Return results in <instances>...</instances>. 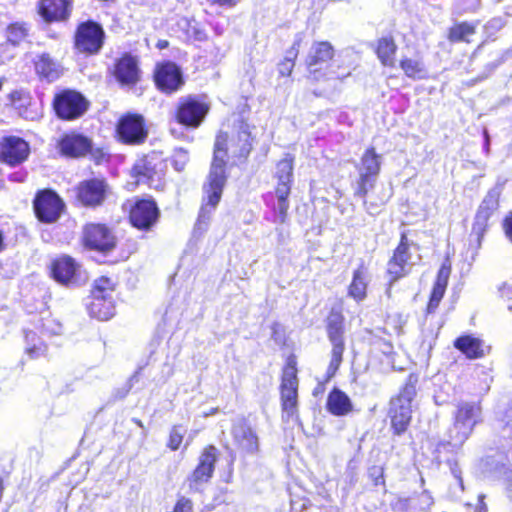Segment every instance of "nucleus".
Instances as JSON below:
<instances>
[{
  "label": "nucleus",
  "mask_w": 512,
  "mask_h": 512,
  "mask_svg": "<svg viewBox=\"0 0 512 512\" xmlns=\"http://www.w3.org/2000/svg\"><path fill=\"white\" fill-rule=\"evenodd\" d=\"M252 149V140L249 126L240 121L237 131L229 138L224 132L218 133L214 144V155L208 175V183L204 186L207 201L201 206L197 227H206L212 212L215 210L226 183V156L230 152L232 157L246 158Z\"/></svg>",
  "instance_id": "1"
},
{
  "label": "nucleus",
  "mask_w": 512,
  "mask_h": 512,
  "mask_svg": "<svg viewBox=\"0 0 512 512\" xmlns=\"http://www.w3.org/2000/svg\"><path fill=\"white\" fill-rule=\"evenodd\" d=\"M481 407L474 401H460L454 413V431L451 439L455 445L462 444L472 432L474 426L480 421Z\"/></svg>",
  "instance_id": "2"
},
{
  "label": "nucleus",
  "mask_w": 512,
  "mask_h": 512,
  "mask_svg": "<svg viewBox=\"0 0 512 512\" xmlns=\"http://www.w3.org/2000/svg\"><path fill=\"white\" fill-rule=\"evenodd\" d=\"M206 96H187L179 99L176 110L177 121L189 128H197L210 110Z\"/></svg>",
  "instance_id": "3"
},
{
  "label": "nucleus",
  "mask_w": 512,
  "mask_h": 512,
  "mask_svg": "<svg viewBox=\"0 0 512 512\" xmlns=\"http://www.w3.org/2000/svg\"><path fill=\"white\" fill-rule=\"evenodd\" d=\"M380 169L381 156L375 152L374 148L367 149L361 157L360 165L358 166L359 179L357 180V188L355 190V196L363 199L365 206L367 204L365 197L373 189Z\"/></svg>",
  "instance_id": "4"
},
{
  "label": "nucleus",
  "mask_w": 512,
  "mask_h": 512,
  "mask_svg": "<svg viewBox=\"0 0 512 512\" xmlns=\"http://www.w3.org/2000/svg\"><path fill=\"white\" fill-rule=\"evenodd\" d=\"M53 107L56 115L63 120L80 118L88 109V100L79 92L64 90L55 95Z\"/></svg>",
  "instance_id": "5"
},
{
  "label": "nucleus",
  "mask_w": 512,
  "mask_h": 512,
  "mask_svg": "<svg viewBox=\"0 0 512 512\" xmlns=\"http://www.w3.org/2000/svg\"><path fill=\"white\" fill-rule=\"evenodd\" d=\"M297 369L292 361H289L283 370L281 383V403L283 418L289 421L297 416Z\"/></svg>",
  "instance_id": "6"
},
{
  "label": "nucleus",
  "mask_w": 512,
  "mask_h": 512,
  "mask_svg": "<svg viewBox=\"0 0 512 512\" xmlns=\"http://www.w3.org/2000/svg\"><path fill=\"white\" fill-rule=\"evenodd\" d=\"M343 321V316L335 311H332L327 318V334L332 344L331 361L328 367L329 376L335 374L342 362L345 349Z\"/></svg>",
  "instance_id": "7"
},
{
  "label": "nucleus",
  "mask_w": 512,
  "mask_h": 512,
  "mask_svg": "<svg viewBox=\"0 0 512 512\" xmlns=\"http://www.w3.org/2000/svg\"><path fill=\"white\" fill-rule=\"evenodd\" d=\"M105 33L100 24L94 21L81 23L75 34L76 49L85 54H97L104 43Z\"/></svg>",
  "instance_id": "8"
},
{
  "label": "nucleus",
  "mask_w": 512,
  "mask_h": 512,
  "mask_svg": "<svg viewBox=\"0 0 512 512\" xmlns=\"http://www.w3.org/2000/svg\"><path fill=\"white\" fill-rule=\"evenodd\" d=\"M33 204L37 218L44 223L56 222L64 209V202L52 190L38 192Z\"/></svg>",
  "instance_id": "9"
},
{
  "label": "nucleus",
  "mask_w": 512,
  "mask_h": 512,
  "mask_svg": "<svg viewBox=\"0 0 512 512\" xmlns=\"http://www.w3.org/2000/svg\"><path fill=\"white\" fill-rule=\"evenodd\" d=\"M114 291V283L107 277H100L95 280L94 288L92 291L93 301L90 304V312L92 316L99 320H108L114 313L115 308L113 301H108L105 304V310L101 309L102 300H106L107 297H111Z\"/></svg>",
  "instance_id": "10"
},
{
  "label": "nucleus",
  "mask_w": 512,
  "mask_h": 512,
  "mask_svg": "<svg viewBox=\"0 0 512 512\" xmlns=\"http://www.w3.org/2000/svg\"><path fill=\"white\" fill-rule=\"evenodd\" d=\"M30 153L29 144L16 136L4 137L0 140V161L15 166L24 162Z\"/></svg>",
  "instance_id": "11"
},
{
  "label": "nucleus",
  "mask_w": 512,
  "mask_h": 512,
  "mask_svg": "<svg viewBox=\"0 0 512 512\" xmlns=\"http://www.w3.org/2000/svg\"><path fill=\"white\" fill-rule=\"evenodd\" d=\"M84 241L91 249L109 252L116 246V238L109 228L102 224H88L84 229Z\"/></svg>",
  "instance_id": "12"
},
{
  "label": "nucleus",
  "mask_w": 512,
  "mask_h": 512,
  "mask_svg": "<svg viewBox=\"0 0 512 512\" xmlns=\"http://www.w3.org/2000/svg\"><path fill=\"white\" fill-rule=\"evenodd\" d=\"M117 132L123 142L128 144H141L147 138L144 119L140 115H126L117 125Z\"/></svg>",
  "instance_id": "13"
},
{
  "label": "nucleus",
  "mask_w": 512,
  "mask_h": 512,
  "mask_svg": "<svg viewBox=\"0 0 512 512\" xmlns=\"http://www.w3.org/2000/svg\"><path fill=\"white\" fill-rule=\"evenodd\" d=\"M159 209L154 201L139 200L130 210L131 224L141 230H149L158 220Z\"/></svg>",
  "instance_id": "14"
},
{
  "label": "nucleus",
  "mask_w": 512,
  "mask_h": 512,
  "mask_svg": "<svg viewBox=\"0 0 512 512\" xmlns=\"http://www.w3.org/2000/svg\"><path fill=\"white\" fill-rule=\"evenodd\" d=\"M108 193V185L104 180L91 179L83 181L77 188V198L84 205L96 207L101 205Z\"/></svg>",
  "instance_id": "15"
},
{
  "label": "nucleus",
  "mask_w": 512,
  "mask_h": 512,
  "mask_svg": "<svg viewBox=\"0 0 512 512\" xmlns=\"http://www.w3.org/2000/svg\"><path fill=\"white\" fill-rule=\"evenodd\" d=\"M410 259L408 239L405 234L401 235L399 245L388 262L387 273L390 276V284L408 273Z\"/></svg>",
  "instance_id": "16"
},
{
  "label": "nucleus",
  "mask_w": 512,
  "mask_h": 512,
  "mask_svg": "<svg viewBox=\"0 0 512 512\" xmlns=\"http://www.w3.org/2000/svg\"><path fill=\"white\" fill-rule=\"evenodd\" d=\"M155 81L158 88L168 94L177 91L184 83L180 69L171 62L157 69Z\"/></svg>",
  "instance_id": "17"
},
{
  "label": "nucleus",
  "mask_w": 512,
  "mask_h": 512,
  "mask_svg": "<svg viewBox=\"0 0 512 512\" xmlns=\"http://www.w3.org/2000/svg\"><path fill=\"white\" fill-rule=\"evenodd\" d=\"M334 56V49L327 41L315 42L309 51L306 59V65L309 73L318 79L317 73L326 65Z\"/></svg>",
  "instance_id": "18"
},
{
  "label": "nucleus",
  "mask_w": 512,
  "mask_h": 512,
  "mask_svg": "<svg viewBox=\"0 0 512 512\" xmlns=\"http://www.w3.org/2000/svg\"><path fill=\"white\" fill-rule=\"evenodd\" d=\"M58 146L61 154L71 158L83 157L92 151V141L88 137L77 133L65 135Z\"/></svg>",
  "instance_id": "19"
},
{
  "label": "nucleus",
  "mask_w": 512,
  "mask_h": 512,
  "mask_svg": "<svg viewBox=\"0 0 512 512\" xmlns=\"http://www.w3.org/2000/svg\"><path fill=\"white\" fill-rule=\"evenodd\" d=\"M114 75L122 85H135L140 79L136 58L131 55H124L120 58L115 64Z\"/></svg>",
  "instance_id": "20"
},
{
  "label": "nucleus",
  "mask_w": 512,
  "mask_h": 512,
  "mask_svg": "<svg viewBox=\"0 0 512 512\" xmlns=\"http://www.w3.org/2000/svg\"><path fill=\"white\" fill-rule=\"evenodd\" d=\"M232 434L234 441L244 452L253 454L258 450V437L245 420H238L233 425Z\"/></svg>",
  "instance_id": "21"
},
{
  "label": "nucleus",
  "mask_w": 512,
  "mask_h": 512,
  "mask_svg": "<svg viewBox=\"0 0 512 512\" xmlns=\"http://www.w3.org/2000/svg\"><path fill=\"white\" fill-rule=\"evenodd\" d=\"M216 460H217L216 447H214L212 445L206 447L200 456L198 466L193 471V473L189 479L191 484L207 482L213 474L214 465H215Z\"/></svg>",
  "instance_id": "22"
},
{
  "label": "nucleus",
  "mask_w": 512,
  "mask_h": 512,
  "mask_svg": "<svg viewBox=\"0 0 512 512\" xmlns=\"http://www.w3.org/2000/svg\"><path fill=\"white\" fill-rule=\"evenodd\" d=\"M70 11V0H41L39 5V14L47 22L65 20Z\"/></svg>",
  "instance_id": "23"
},
{
  "label": "nucleus",
  "mask_w": 512,
  "mask_h": 512,
  "mask_svg": "<svg viewBox=\"0 0 512 512\" xmlns=\"http://www.w3.org/2000/svg\"><path fill=\"white\" fill-rule=\"evenodd\" d=\"M52 275L61 284H74L78 278L76 263L70 257H61L53 262Z\"/></svg>",
  "instance_id": "24"
},
{
  "label": "nucleus",
  "mask_w": 512,
  "mask_h": 512,
  "mask_svg": "<svg viewBox=\"0 0 512 512\" xmlns=\"http://www.w3.org/2000/svg\"><path fill=\"white\" fill-rule=\"evenodd\" d=\"M34 66L37 74L48 81L58 79L62 73L60 63L52 58L49 53L37 55L34 60Z\"/></svg>",
  "instance_id": "25"
},
{
  "label": "nucleus",
  "mask_w": 512,
  "mask_h": 512,
  "mask_svg": "<svg viewBox=\"0 0 512 512\" xmlns=\"http://www.w3.org/2000/svg\"><path fill=\"white\" fill-rule=\"evenodd\" d=\"M432 504L431 496L422 493L418 497L397 499L394 503V510L397 512H427Z\"/></svg>",
  "instance_id": "26"
},
{
  "label": "nucleus",
  "mask_w": 512,
  "mask_h": 512,
  "mask_svg": "<svg viewBox=\"0 0 512 512\" xmlns=\"http://www.w3.org/2000/svg\"><path fill=\"white\" fill-rule=\"evenodd\" d=\"M327 409L335 416H344L353 409L352 402L347 394L339 389H333L327 398Z\"/></svg>",
  "instance_id": "27"
},
{
  "label": "nucleus",
  "mask_w": 512,
  "mask_h": 512,
  "mask_svg": "<svg viewBox=\"0 0 512 512\" xmlns=\"http://www.w3.org/2000/svg\"><path fill=\"white\" fill-rule=\"evenodd\" d=\"M454 346L470 359L481 358L485 355L483 342L470 335L457 338Z\"/></svg>",
  "instance_id": "28"
},
{
  "label": "nucleus",
  "mask_w": 512,
  "mask_h": 512,
  "mask_svg": "<svg viewBox=\"0 0 512 512\" xmlns=\"http://www.w3.org/2000/svg\"><path fill=\"white\" fill-rule=\"evenodd\" d=\"M411 412V407L403 404L393 405V402H391V426L395 434L401 435L406 431L411 420Z\"/></svg>",
  "instance_id": "29"
},
{
  "label": "nucleus",
  "mask_w": 512,
  "mask_h": 512,
  "mask_svg": "<svg viewBox=\"0 0 512 512\" xmlns=\"http://www.w3.org/2000/svg\"><path fill=\"white\" fill-rule=\"evenodd\" d=\"M132 176L136 178L137 184L144 183L151 186L157 176L152 160L148 157L138 159L132 168Z\"/></svg>",
  "instance_id": "30"
},
{
  "label": "nucleus",
  "mask_w": 512,
  "mask_h": 512,
  "mask_svg": "<svg viewBox=\"0 0 512 512\" xmlns=\"http://www.w3.org/2000/svg\"><path fill=\"white\" fill-rule=\"evenodd\" d=\"M275 195L277 202L274 204L275 216L273 221L275 223L283 224L286 222L288 217V196L290 195V188H287L285 185L276 187Z\"/></svg>",
  "instance_id": "31"
},
{
  "label": "nucleus",
  "mask_w": 512,
  "mask_h": 512,
  "mask_svg": "<svg viewBox=\"0 0 512 512\" xmlns=\"http://www.w3.org/2000/svg\"><path fill=\"white\" fill-rule=\"evenodd\" d=\"M367 282V270L364 267L355 270L352 283L349 286V295L358 301L364 299L366 296Z\"/></svg>",
  "instance_id": "32"
},
{
  "label": "nucleus",
  "mask_w": 512,
  "mask_h": 512,
  "mask_svg": "<svg viewBox=\"0 0 512 512\" xmlns=\"http://www.w3.org/2000/svg\"><path fill=\"white\" fill-rule=\"evenodd\" d=\"M397 45L395 44L392 37H383L379 39L377 46V55L381 63L385 66L394 67L395 65V53Z\"/></svg>",
  "instance_id": "33"
},
{
  "label": "nucleus",
  "mask_w": 512,
  "mask_h": 512,
  "mask_svg": "<svg viewBox=\"0 0 512 512\" xmlns=\"http://www.w3.org/2000/svg\"><path fill=\"white\" fill-rule=\"evenodd\" d=\"M418 382V377L410 374L406 380L404 387L401 389L399 395L392 399L393 405L403 404L405 406L411 407V402L416 395V385Z\"/></svg>",
  "instance_id": "34"
},
{
  "label": "nucleus",
  "mask_w": 512,
  "mask_h": 512,
  "mask_svg": "<svg viewBox=\"0 0 512 512\" xmlns=\"http://www.w3.org/2000/svg\"><path fill=\"white\" fill-rule=\"evenodd\" d=\"M498 206V193L496 191H489L483 199L479 210L476 215V224L483 225L489 218L492 211Z\"/></svg>",
  "instance_id": "35"
},
{
  "label": "nucleus",
  "mask_w": 512,
  "mask_h": 512,
  "mask_svg": "<svg viewBox=\"0 0 512 512\" xmlns=\"http://www.w3.org/2000/svg\"><path fill=\"white\" fill-rule=\"evenodd\" d=\"M277 187L285 185L291 189L293 178V158L286 157L278 162L276 167Z\"/></svg>",
  "instance_id": "36"
},
{
  "label": "nucleus",
  "mask_w": 512,
  "mask_h": 512,
  "mask_svg": "<svg viewBox=\"0 0 512 512\" xmlns=\"http://www.w3.org/2000/svg\"><path fill=\"white\" fill-rule=\"evenodd\" d=\"M400 67L409 78L422 79L425 78L427 74L423 62L417 59L403 58L400 61Z\"/></svg>",
  "instance_id": "37"
},
{
  "label": "nucleus",
  "mask_w": 512,
  "mask_h": 512,
  "mask_svg": "<svg viewBox=\"0 0 512 512\" xmlns=\"http://www.w3.org/2000/svg\"><path fill=\"white\" fill-rule=\"evenodd\" d=\"M475 34V26L462 22L450 28L448 39L451 42H470L469 37Z\"/></svg>",
  "instance_id": "38"
},
{
  "label": "nucleus",
  "mask_w": 512,
  "mask_h": 512,
  "mask_svg": "<svg viewBox=\"0 0 512 512\" xmlns=\"http://www.w3.org/2000/svg\"><path fill=\"white\" fill-rule=\"evenodd\" d=\"M26 338V352L31 358H38L45 354L47 347L34 332H28Z\"/></svg>",
  "instance_id": "39"
},
{
  "label": "nucleus",
  "mask_w": 512,
  "mask_h": 512,
  "mask_svg": "<svg viewBox=\"0 0 512 512\" xmlns=\"http://www.w3.org/2000/svg\"><path fill=\"white\" fill-rule=\"evenodd\" d=\"M6 35L10 43L18 45L28 36V28L24 23H13L7 27Z\"/></svg>",
  "instance_id": "40"
},
{
  "label": "nucleus",
  "mask_w": 512,
  "mask_h": 512,
  "mask_svg": "<svg viewBox=\"0 0 512 512\" xmlns=\"http://www.w3.org/2000/svg\"><path fill=\"white\" fill-rule=\"evenodd\" d=\"M299 41H296L291 50L288 52V56L285 57L278 65V72L281 76H289L292 73L294 67V58L298 54Z\"/></svg>",
  "instance_id": "41"
},
{
  "label": "nucleus",
  "mask_w": 512,
  "mask_h": 512,
  "mask_svg": "<svg viewBox=\"0 0 512 512\" xmlns=\"http://www.w3.org/2000/svg\"><path fill=\"white\" fill-rule=\"evenodd\" d=\"M185 433H186V429L183 428L182 426H180V425L173 426L170 431V435H169V441L167 444L168 447L173 451L177 450L182 443Z\"/></svg>",
  "instance_id": "42"
},
{
  "label": "nucleus",
  "mask_w": 512,
  "mask_h": 512,
  "mask_svg": "<svg viewBox=\"0 0 512 512\" xmlns=\"http://www.w3.org/2000/svg\"><path fill=\"white\" fill-rule=\"evenodd\" d=\"M189 161L188 151L183 148H178L174 150L172 156V164L177 171L184 170L186 164Z\"/></svg>",
  "instance_id": "43"
},
{
  "label": "nucleus",
  "mask_w": 512,
  "mask_h": 512,
  "mask_svg": "<svg viewBox=\"0 0 512 512\" xmlns=\"http://www.w3.org/2000/svg\"><path fill=\"white\" fill-rule=\"evenodd\" d=\"M445 290H446V288H443V287H440V286L438 287V286H435V285L433 286L432 293H431V296H430V300H429V303H428V306H427V312L428 313L435 312V310L439 306V303H440L441 299L444 296Z\"/></svg>",
  "instance_id": "44"
},
{
  "label": "nucleus",
  "mask_w": 512,
  "mask_h": 512,
  "mask_svg": "<svg viewBox=\"0 0 512 512\" xmlns=\"http://www.w3.org/2000/svg\"><path fill=\"white\" fill-rule=\"evenodd\" d=\"M451 268L449 265L443 264L438 271L436 281L434 283L435 286H440L443 288L447 287L448 279L450 276Z\"/></svg>",
  "instance_id": "45"
},
{
  "label": "nucleus",
  "mask_w": 512,
  "mask_h": 512,
  "mask_svg": "<svg viewBox=\"0 0 512 512\" xmlns=\"http://www.w3.org/2000/svg\"><path fill=\"white\" fill-rule=\"evenodd\" d=\"M192 511V503L190 500L186 498H181L175 505V508L172 512H191Z\"/></svg>",
  "instance_id": "46"
},
{
  "label": "nucleus",
  "mask_w": 512,
  "mask_h": 512,
  "mask_svg": "<svg viewBox=\"0 0 512 512\" xmlns=\"http://www.w3.org/2000/svg\"><path fill=\"white\" fill-rule=\"evenodd\" d=\"M503 228L507 238L512 242V213L505 218Z\"/></svg>",
  "instance_id": "47"
},
{
  "label": "nucleus",
  "mask_w": 512,
  "mask_h": 512,
  "mask_svg": "<svg viewBox=\"0 0 512 512\" xmlns=\"http://www.w3.org/2000/svg\"><path fill=\"white\" fill-rule=\"evenodd\" d=\"M451 472H452L454 478L456 479V481H457L459 487L461 488V490H464V485H463V479H462V476H461V471L457 467L456 463L451 466Z\"/></svg>",
  "instance_id": "48"
},
{
  "label": "nucleus",
  "mask_w": 512,
  "mask_h": 512,
  "mask_svg": "<svg viewBox=\"0 0 512 512\" xmlns=\"http://www.w3.org/2000/svg\"><path fill=\"white\" fill-rule=\"evenodd\" d=\"M9 98L13 105H15L16 102H18V101L20 102V101L27 100V97L25 96V94L22 91H13L12 93L9 94Z\"/></svg>",
  "instance_id": "49"
},
{
  "label": "nucleus",
  "mask_w": 512,
  "mask_h": 512,
  "mask_svg": "<svg viewBox=\"0 0 512 512\" xmlns=\"http://www.w3.org/2000/svg\"><path fill=\"white\" fill-rule=\"evenodd\" d=\"M485 495L484 494H480L478 496V503L476 505V508H475V512H487V505L485 503Z\"/></svg>",
  "instance_id": "50"
},
{
  "label": "nucleus",
  "mask_w": 512,
  "mask_h": 512,
  "mask_svg": "<svg viewBox=\"0 0 512 512\" xmlns=\"http://www.w3.org/2000/svg\"><path fill=\"white\" fill-rule=\"evenodd\" d=\"M213 3L221 5V6H233L235 5V0H211Z\"/></svg>",
  "instance_id": "51"
},
{
  "label": "nucleus",
  "mask_w": 512,
  "mask_h": 512,
  "mask_svg": "<svg viewBox=\"0 0 512 512\" xmlns=\"http://www.w3.org/2000/svg\"><path fill=\"white\" fill-rule=\"evenodd\" d=\"M484 136H485V150L488 153L489 152V146H490V139H489V135H488L486 130L484 131Z\"/></svg>",
  "instance_id": "52"
},
{
  "label": "nucleus",
  "mask_w": 512,
  "mask_h": 512,
  "mask_svg": "<svg viewBox=\"0 0 512 512\" xmlns=\"http://www.w3.org/2000/svg\"><path fill=\"white\" fill-rule=\"evenodd\" d=\"M509 290L510 288L509 287H506V286H503L500 291H501V295L504 297V296H509Z\"/></svg>",
  "instance_id": "53"
},
{
  "label": "nucleus",
  "mask_w": 512,
  "mask_h": 512,
  "mask_svg": "<svg viewBox=\"0 0 512 512\" xmlns=\"http://www.w3.org/2000/svg\"><path fill=\"white\" fill-rule=\"evenodd\" d=\"M130 389H131V384L127 383L123 389L121 397H125Z\"/></svg>",
  "instance_id": "54"
},
{
  "label": "nucleus",
  "mask_w": 512,
  "mask_h": 512,
  "mask_svg": "<svg viewBox=\"0 0 512 512\" xmlns=\"http://www.w3.org/2000/svg\"><path fill=\"white\" fill-rule=\"evenodd\" d=\"M108 301H112V297H107L106 300H102V305L100 306L102 310H105V304H107Z\"/></svg>",
  "instance_id": "55"
},
{
  "label": "nucleus",
  "mask_w": 512,
  "mask_h": 512,
  "mask_svg": "<svg viewBox=\"0 0 512 512\" xmlns=\"http://www.w3.org/2000/svg\"><path fill=\"white\" fill-rule=\"evenodd\" d=\"M60 329H61V327H60V326H58L56 330H53V333H55V334L59 333V332H60Z\"/></svg>",
  "instance_id": "56"
},
{
  "label": "nucleus",
  "mask_w": 512,
  "mask_h": 512,
  "mask_svg": "<svg viewBox=\"0 0 512 512\" xmlns=\"http://www.w3.org/2000/svg\"><path fill=\"white\" fill-rule=\"evenodd\" d=\"M135 422L137 423L138 426L143 427V424L140 420H136Z\"/></svg>",
  "instance_id": "57"
},
{
  "label": "nucleus",
  "mask_w": 512,
  "mask_h": 512,
  "mask_svg": "<svg viewBox=\"0 0 512 512\" xmlns=\"http://www.w3.org/2000/svg\"><path fill=\"white\" fill-rule=\"evenodd\" d=\"M166 45H167V42L159 44V46H160L161 48H162V47H165Z\"/></svg>",
  "instance_id": "58"
},
{
  "label": "nucleus",
  "mask_w": 512,
  "mask_h": 512,
  "mask_svg": "<svg viewBox=\"0 0 512 512\" xmlns=\"http://www.w3.org/2000/svg\"><path fill=\"white\" fill-rule=\"evenodd\" d=\"M366 210L369 212V213H373L370 209V207H366Z\"/></svg>",
  "instance_id": "59"
},
{
  "label": "nucleus",
  "mask_w": 512,
  "mask_h": 512,
  "mask_svg": "<svg viewBox=\"0 0 512 512\" xmlns=\"http://www.w3.org/2000/svg\"><path fill=\"white\" fill-rule=\"evenodd\" d=\"M387 294L390 296V288L387 289Z\"/></svg>",
  "instance_id": "60"
},
{
  "label": "nucleus",
  "mask_w": 512,
  "mask_h": 512,
  "mask_svg": "<svg viewBox=\"0 0 512 512\" xmlns=\"http://www.w3.org/2000/svg\"><path fill=\"white\" fill-rule=\"evenodd\" d=\"M508 309H509L510 311H512V305H510V306L508 307Z\"/></svg>",
  "instance_id": "61"
}]
</instances>
